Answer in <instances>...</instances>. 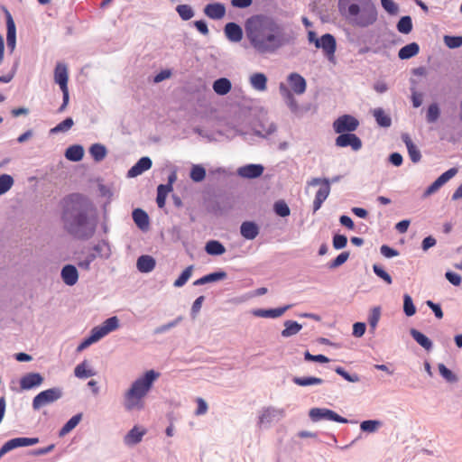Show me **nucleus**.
<instances>
[{
  "mask_svg": "<svg viewBox=\"0 0 462 462\" xmlns=\"http://www.w3.org/2000/svg\"><path fill=\"white\" fill-rule=\"evenodd\" d=\"M60 218L63 230L77 240L93 237L97 226V208L92 199L81 192H71L60 201Z\"/></svg>",
  "mask_w": 462,
  "mask_h": 462,
  "instance_id": "obj_1",
  "label": "nucleus"
},
{
  "mask_svg": "<svg viewBox=\"0 0 462 462\" xmlns=\"http://www.w3.org/2000/svg\"><path fill=\"white\" fill-rule=\"evenodd\" d=\"M246 37L259 54H273L295 40L293 32H286L273 16L258 14L245 22Z\"/></svg>",
  "mask_w": 462,
  "mask_h": 462,
  "instance_id": "obj_2",
  "label": "nucleus"
},
{
  "mask_svg": "<svg viewBox=\"0 0 462 462\" xmlns=\"http://www.w3.org/2000/svg\"><path fill=\"white\" fill-rule=\"evenodd\" d=\"M339 14L356 28H368L378 20V9L372 0H338Z\"/></svg>",
  "mask_w": 462,
  "mask_h": 462,
  "instance_id": "obj_3",
  "label": "nucleus"
},
{
  "mask_svg": "<svg viewBox=\"0 0 462 462\" xmlns=\"http://www.w3.org/2000/svg\"><path fill=\"white\" fill-rule=\"evenodd\" d=\"M160 374L154 370L146 371L134 381L124 394V408L126 411H142L144 408L143 398L152 389Z\"/></svg>",
  "mask_w": 462,
  "mask_h": 462,
  "instance_id": "obj_4",
  "label": "nucleus"
},
{
  "mask_svg": "<svg viewBox=\"0 0 462 462\" xmlns=\"http://www.w3.org/2000/svg\"><path fill=\"white\" fill-rule=\"evenodd\" d=\"M63 395V391L60 387H52L40 392L34 396L32 400V409L34 411L40 410L42 406L52 403L60 399Z\"/></svg>",
  "mask_w": 462,
  "mask_h": 462,
  "instance_id": "obj_5",
  "label": "nucleus"
},
{
  "mask_svg": "<svg viewBox=\"0 0 462 462\" xmlns=\"http://www.w3.org/2000/svg\"><path fill=\"white\" fill-rule=\"evenodd\" d=\"M309 417L313 422H317L322 420L344 424L353 422L352 420H349L346 418L342 417L336 411L328 408H312L309 411Z\"/></svg>",
  "mask_w": 462,
  "mask_h": 462,
  "instance_id": "obj_6",
  "label": "nucleus"
},
{
  "mask_svg": "<svg viewBox=\"0 0 462 462\" xmlns=\"http://www.w3.org/2000/svg\"><path fill=\"white\" fill-rule=\"evenodd\" d=\"M119 319L116 316L110 317L101 325L94 327L90 330L89 337L96 343L110 332L116 330L119 328Z\"/></svg>",
  "mask_w": 462,
  "mask_h": 462,
  "instance_id": "obj_7",
  "label": "nucleus"
},
{
  "mask_svg": "<svg viewBox=\"0 0 462 462\" xmlns=\"http://www.w3.org/2000/svg\"><path fill=\"white\" fill-rule=\"evenodd\" d=\"M359 126V121L351 115L338 116L333 123V129L337 134L351 133Z\"/></svg>",
  "mask_w": 462,
  "mask_h": 462,
  "instance_id": "obj_8",
  "label": "nucleus"
},
{
  "mask_svg": "<svg viewBox=\"0 0 462 462\" xmlns=\"http://www.w3.org/2000/svg\"><path fill=\"white\" fill-rule=\"evenodd\" d=\"M316 48L321 49L324 55L329 61H334L335 52L337 51V41L331 33H325L319 38L316 42Z\"/></svg>",
  "mask_w": 462,
  "mask_h": 462,
  "instance_id": "obj_9",
  "label": "nucleus"
},
{
  "mask_svg": "<svg viewBox=\"0 0 462 462\" xmlns=\"http://www.w3.org/2000/svg\"><path fill=\"white\" fill-rule=\"evenodd\" d=\"M232 202L228 198H220L209 199L206 204V209L208 213L220 217L232 209Z\"/></svg>",
  "mask_w": 462,
  "mask_h": 462,
  "instance_id": "obj_10",
  "label": "nucleus"
},
{
  "mask_svg": "<svg viewBox=\"0 0 462 462\" xmlns=\"http://www.w3.org/2000/svg\"><path fill=\"white\" fill-rule=\"evenodd\" d=\"M335 144L342 148L349 146L355 152L362 148L361 139L356 134H353V132L339 134L335 140Z\"/></svg>",
  "mask_w": 462,
  "mask_h": 462,
  "instance_id": "obj_11",
  "label": "nucleus"
},
{
  "mask_svg": "<svg viewBox=\"0 0 462 462\" xmlns=\"http://www.w3.org/2000/svg\"><path fill=\"white\" fill-rule=\"evenodd\" d=\"M457 173V169L453 167L439 175L423 192V198L429 197L438 191L444 184Z\"/></svg>",
  "mask_w": 462,
  "mask_h": 462,
  "instance_id": "obj_12",
  "label": "nucleus"
},
{
  "mask_svg": "<svg viewBox=\"0 0 462 462\" xmlns=\"http://www.w3.org/2000/svg\"><path fill=\"white\" fill-rule=\"evenodd\" d=\"M6 22V44L7 49L13 52L16 46V27L10 12L5 8Z\"/></svg>",
  "mask_w": 462,
  "mask_h": 462,
  "instance_id": "obj_13",
  "label": "nucleus"
},
{
  "mask_svg": "<svg viewBox=\"0 0 462 462\" xmlns=\"http://www.w3.org/2000/svg\"><path fill=\"white\" fill-rule=\"evenodd\" d=\"M253 131L255 135L263 139H268L270 135L277 131V125L273 122L261 119L255 123Z\"/></svg>",
  "mask_w": 462,
  "mask_h": 462,
  "instance_id": "obj_14",
  "label": "nucleus"
},
{
  "mask_svg": "<svg viewBox=\"0 0 462 462\" xmlns=\"http://www.w3.org/2000/svg\"><path fill=\"white\" fill-rule=\"evenodd\" d=\"M44 381L43 376L40 373H29L20 379V387L23 390H32L40 386Z\"/></svg>",
  "mask_w": 462,
  "mask_h": 462,
  "instance_id": "obj_15",
  "label": "nucleus"
},
{
  "mask_svg": "<svg viewBox=\"0 0 462 462\" xmlns=\"http://www.w3.org/2000/svg\"><path fill=\"white\" fill-rule=\"evenodd\" d=\"M68 80L69 74L67 66L64 63L58 62L54 69V81L60 86L62 92L69 91Z\"/></svg>",
  "mask_w": 462,
  "mask_h": 462,
  "instance_id": "obj_16",
  "label": "nucleus"
},
{
  "mask_svg": "<svg viewBox=\"0 0 462 462\" xmlns=\"http://www.w3.org/2000/svg\"><path fill=\"white\" fill-rule=\"evenodd\" d=\"M152 162L150 157L140 158L127 171L128 178H135L151 169Z\"/></svg>",
  "mask_w": 462,
  "mask_h": 462,
  "instance_id": "obj_17",
  "label": "nucleus"
},
{
  "mask_svg": "<svg viewBox=\"0 0 462 462\" xmlns=\"http://www.w3.org/2000/svg\"><path fill=\"white\" fill-rule=\"evenodd\" d=\"M60 278L68 286L75 285L79 281V272L75 265L65 264L60 271Z\"/></svg>",
  "mask_w": 462,
  "mask_h": 462,
  "instance_id": "obj_18",
  "label": "nucleus"
},
{
  "mask_svg": "<svg viewBox=\"0 0 462 462\" xmlns=\"http://www.w3.org/2000/svg\"><path fill=\"white\" fill-rule=\"evenodd\" d=\"M263 171L264 167L262 164L251 163L238 168L237 173L245 179H256L263 173Z\"/></svg>",
  "mask_w": 462,
  "mask_h": 462,
  "instance_id": "obj_19",
  "label": "nucleus"
},
{
  "mask_svg": "<svg viewBox=\"0 0 462 462\" xmlns=\"http://www.w3.org/2000/svg\"><path fill=\"white\" fill-rule=\"evenodd\" d=\"M287 81L295 94L301 95L305 93L307 89V82L300 74L297 72L291 73L287 78Z\"/></svg>",
  "mask_w": 462,
  "mask_h": 462,
  "instance_id": "obj_20",
  "label": "nucleus"
},
{
  "mask_svg": "<svg viewBox=\"0 0 462 462\" xmlns=\"http://www.w3.org/2000/svg\"><path fill=\"white\" fill-rule=\"evenodd\" d=\"M290 308L291 305H286L275 309H255L252 310V314L259 318L276 319L283 315V313Z\"/></svg>",
  "mask_w": 462,
  "mask_h": 462,
  "instance_id": "obj_21",
  "label": "nucleus"
},
{
  "mask_svg": "<svg viewBox=\"0 0 462 462\" xmlns=\"http://www.w3.org/2000/svg\"><path fill=\"white\" fill-rule=\"evenodd\" d=\"M204 14L212 20H220L226 14V6L219 2L210 3L204 7Z\"/></svg>",
  "mask_w": 462,
  "mask_h": 462,
  "instance_id": "obj_22",
  "label": "nucleus"
},
{
  "mask_svg": "<svg viewBox=\"0 0 462 462\" xmlns=\"http://www.w3.org/2000/svg\"><path fill=\"white\" fill-rule=\"evenodd\" d=\"M279 92L290 108L291 112L296 114L299 111V105L291 90H290V88L282 82L279 85Z\"/></svg>",
  "mask_w": 462,
  "mask_h": 462,
  "instance_id": "obj_23",
  "label": "nucleus"
},
{
  "mask_svg": "<svg viewBox=\"0 0 462 462\" xmlns=\"http://www.w3.org/2000/svg\"><path fill=\"white\" fill-rule=\"evenodd\" d=\"M224 32L228 41L232 42H238L243 38L242 27L234 22L227 23L224 27Z\"/></svg>",
  "mask_w": 462,
  "mask_h": 462,
  "instance_id": "obj_24",
  "label": "nucleus"
},
{
  "mask_svg": "<svg viewBox=\"0 0 462 462\" xmlns=\"http://www.w3.org/2000/svg\"><path fill=\"white\" fill-rule=\"evenodd\" d=\"M132 217L136 226L142 231H147L150 226V217L147 212L140 208H134Z\"/></svg>",
  "mask_w": 462,
  "mask_h": 462,
  "instance_id": "obj_25",
  "label": "nucleus"
},
{
  "mask_svg": "<svg viewBox=\"0 0 462 462\" xmlns=\"http://www.w3.org/2000/svg\"><path fill=\"white\" fill-rule=\"evenodd\" d=\"M259 230L254 221H244L240 226V234L246 240H254L259 235Z\"/></svg>",
  "mask_w": 462,
  "mask_h": 462,
  "instance_id": "obj_26",
  "label": "nucleus"
},
{
  "mask_svg": "<svg viewBox=\"0 0 462 462\" xmlns=\"http://www.w3.org/2000/svg\"><path fill=\"white\" fill-rule=\"evenodd\" d=\"M402 140L406 145L411 161L413 163H418L421 160V153L417 145L412 142L408 134H402Z\"/></svg>",
  "mask_w": 462,
  "mask_h": 462,
  "instance_id": "obj_27",
  "label": "nucleus"
},
{
  "mask_svg": "<svg viewBox=\"0 0 462 462\" xmlns=\"http://www.w3.org/2000/svg\"><path fill=\"white\" fill-rule=\"evenodd\" d=\"M145 434L146 430H140L138 426H134L125 436L124 442L127 446L136 445L142 441Z\"/></svg>",
  "mask_w": 462,
  "mask_h": 462,
  "instance_id": "obj_28",
  "label": "nucleus"
},
{
  "mask_svg": "<svg viewBox=\"0 0 462 462\" xmlns=\"http://www.w3.org/2000/svg\"><path fill=\"white\" fill-rule=\"evenodd\" d=\"M227 273L223 270H218L210 273H208L193 282L194 286H201L210 282H216L226 279Z\"/></svg>",
  "mask_w": 462,
  "mask_h": 462,
  "instance_id": "obj_29",
  "label": "nucleus"
},
{
  "mask_svg": "<svg viewBox=\"0 0 462 462\" xmlns=\"http://www.w3.org/2000/svg\"><path fill=\"white\" fill-rule=\"evenodd\" d=\"M330 192L329 181H325V185H322L316 192L315 199L313 201V212H317L322 206L323 202L327 199Z\"/></svg>",
  "mask_w": 462,
  "mask_h": 462,
  "instance_id": "obj_30",
  "label": "nucleus"
},
{
  "mask_svg": "<svg viewBox=\"0 0 462 462\" xmlns=\"http://www.w3.org/2000/svg\"><path fill=\"white\" fill-rule=\"evenodd\" d=\"M156 265L155 259L148 254H143L138 257L136 262L137 270L143 273H148L152 272Z\"/></svg>",
  "mask_w": 462,
  "mask_h": 462,
  "instance_id": "obj_31",
  "label": "nucleus"
},
{
  "mask_svg": "<svg viewBox=\"0 0 462 462\" xmlns=\"http://www.w3.org/2000/svg\"><path fill=\"white\" fill-rule=\"evenodd\" d=\"M410 334L418 345L423 347L426 351H431L433 348L432 341L421 331L416 328H411Z\"/></svg>",
  "mask_w": 462,
  "mask_h": 462,
  "instance_id": "obj_32",
  "label": "nucleus"
},
{
  "mask_svg": "<svg viewBox=\"0 0 462 462\" xmlns=\"http://www.w3.org/2000/svg\"><path fill=\"white\" fill-rule=\"evenodd\" d=\"M65 157L72 162H80L84 157V148L80 144L69 146L65 151Z\"/></svg>",
  "mask_w": 462,
  "mask_h": 462,
  "instance_id": "obj_33",
  "label": "nucleus"
},
{
  "mask_svg": "<svg viewBox=\"0 0 462 462\" xmlns=\"http://www.w3.org/2000/svg\"><path fill=\"white\" fill-rule=\"evenodd\" d=\"M419 52L420 46L417 42H413L402 47L398 51V57L400 60H409L416 56Z\"/></svg>",
  "mask_w": 462,
  "mask_h": 462,
  "instance_id": "obj_34",
  "label": "nucleus"
},
{
  "mask_svg": "<svg viewBox=\"0 0 462 462\" xmlns=\"http://www.w3.org/2000/svg\"><path fill=\"white\" fill-rule=\"evenodd\" d=\"M291 381L296 385L302 387L320 385L325 382L322 378L316 376H293Z\"/></svg>",
  "mask_w": 462,
  "mask_h": 462,
  "instance_id": "obj_35",
  "label": "nucleus"
},
{
  "mask_svg": "<svg viewBox=\"0 0 462 462\" xmlns=\"http://www.w3.org/2000/svg\"><path fill=\"white\" fill-rule=\"evenodd\" d=\"M213 90L219 96H225L230 92L232 83L227 78H219L213 82Z\"/></svg>",
  "mask_w": 462,
  "mask_h": 462,
  "instance_id": "obj_36",
  "label": "nucleus"
},
{
  "mask_svg": "<svg viewBox=\"0 0 462 462\" xmlns=\"http://www.w3.org/2000/svg\"><path fill=\"white\" fill-rule=\"evenodd\" d=\"M205 251L209 255L218 256L226 252V247L217 240H209L206 243Z\"/></svg>",
  "mask_w": 462,
  "mask_h": 462,
  "instance_id": "obj_37",
  "label": "nucleus"
},
{
  "mask_svg": "<svg viewBox=\"0 0 462 462\" xmlns=\"http://www.w3.org/2000/svg\"><path fill=\"white\" fill-rule=\"evenodd\" d=\"M284 328L281 332V336L282 337H290L298 334L301 328L302 325L295 320H286L284 322Z\"/></svg>",
  "mask_w": 462,
  "mask_h": 462,
  "instance_id": "obj_38",
  "label": "nucleus"
},
{
  "mask_svg": "<svg viewBox=\"0 0 462 462\" xmlns=\"http://www.w3.org/2000/svg\"><path fill=\"white\" fill-rule=\"evenodd\" d=\"M88 152L92 159L97 162L103 161L107 154L106 147L104 144L98 143H93L89 147Z\"/></svg>",
  "mask_w": 462,
  "mask_h": 462,
  "instance_id": "obj_39",
  "label": "nucleus"
},
{
  "mask_svg": "<svg viewBox=\"0 0 462 462\" xmlns=\"http://www.w3.org/2000/svg\"><path fill=\"white\" fill-rule=\"evenodd\" d=\"M267 77L261 72L254 73L250 77V83L252 87L258 91H264L267 88Z\"/></svg>",
  "mask_w": 462,
  "mask_h": 462,
  "instance_id": "obj_40",
  "label": "nucleus"
},
{
  "mask_svg": "<svg viewBox=\"0 0 462 462\" xmlns=\"http://www.w3.org/2000/svg\"><path fill=\"white\" fill-rule=\"evenodd\" d=\"M373 116L380 127L388 128L392 125V118L389 115L385 114L384 110L381 107L375 108L373 111Z\"/></svg>",
  "mask_w": 462,
  "mask_h": 462,
  "instance_id": "obj_41",
  "label": "nucleus"
},
{
  "mask_svg": "<svg viewBox=\"0 0 462 462\" xmlns=\"http://www.w3.org/2000/svg\"><path fill=\"white\" fill-rule=\"evenodd\" d=\"M82 420V413L72 416L60 430L59 436L63 437L74 430Z\"/></svg>",
  "mask_w": 462,
  "mask_h": 462,
  "instance_id": "obj_42",
  "label": "nucleus"
},
{
  "mask_svg": "<svg viewBox=\"0 0 462 462\" xmlns=\"http://www.w3.org/2000/svg\"><path fill=\"white\" fill-rule=\"evenodd\" d=\"M95 254L104 259H108L111 256V248L106 239H102L98 244L93 246Z\"/></svg>",
  "mask_w": 462,
  "mask_h": 462,
  "instance_id": "obj_43",
  "label": "nucleus"
},
{
  "mask_svg": "<svg viewBox=\"0 0 462 462\" xmlns=\"http://www.w3.org/2000/svg\"><path fill=\"white\" fill-rule=\"evenodd\" d=\"M396 28L399 32L409 34L413 28L411 17L410 15L402 16L396 24Z\"/></svg>",
  "mask_w": 462,
  "mask_h": 462,
  "instance_id": "obj_44",
  "label": "nucleus"
},
{
  "mask_svg": "<svg viewBox=\"0 0 462 462\" xmlns=\"http://www.w3.org/2000/svg\"><path fill=\"white\" fill-rule=\"evenodd\" d=\"M207 175L206 169L201 164L192 165L189 171V178L194 182H201L205 180Z\"/></svg>",
  "mask_w": 462,
  "mask_h": 462,
  "instance_id": "obj_45",
  "label": "nucleus"
},
{
  "mask_svg": "<svg viewBox=\"0 0 462 462\" xmlns=\"http://www.w3.org/2000/svg\"><path fill=\"white\" fill-rule=\"evenodd\" d=\"M88 362L84 360L80 364H79L74 369V374L76 377L79 379H85L96 374V372L93 369H87Z\"/></svg>",
  "mask_w": 462,
  "mask_h": 462,
  "instance_id": "obj_46",
  "label": "nucleus"
},
{
  "mask_svg": "<svg viewBox=\"0 0 462 462\" xmlns=\"http://www.w3.org/2000/svg\"><path fill=\"white\" fill-rule=\"evenodd\" d=\"M438 369L439 374L446 382L449 383H455L458 382L457 375L454 372H452L448 367H447L444 364H439Z\"/></svg>",
  "mask_w": 462,
  "mask_h": 462,
  "instance_id": "obj_47",
  "label": "nucleus"
},
{
  "mask_svg": "<svg viewBox=\"0 0 462 462\" xmlns=\"http://www.w3.org/2000/svg\"><path fill=\"white\" fill-rule=\"evenodd\" d=\"M382 425H383V422L381 420H363L360 423V430L363 432L374 433Z\"/></svg>",
  "mask_w": 462,
  "mask_h": 462,
  "instance_id": "obj_48",
  "label": "nucleus"
},
{
  "mask_svg": "<svg viewBox=\"0 0 462 462\" xmlns=\"http://www.w3.org/2000/svg\"><path fill=\"white\" fill-rule=\"evenodd\" d=\"M193 268H194L193 265H189V266L186 267L181 272V273L179 275V277L174 281L173 286L176 288H180V287L184 286L187 283V282L189 280V278L191 277Z\"/></svg>",
  "mask_w": 462,
  "mask_h": 462,
  "instance_id": "obj_49",
  "label": "nucleus"
},
{
  "mask_svg": "<svg viewBox=\"0 0 462 462\" xmlns=\"http://www.w3.org/2000/svg\"><path fill=\"white\" fill-rule=\"evenodd\" d=\"M346 37H347V41L351 43H354V44H365L367 42H371V39L373 37V35L366 32L365 33H363L362 35H356L355 33H350V32H347L346 33Z\"/></svg>",
  "mask_w": 462,
  "mask_h": 462,
  "instance_id": "obj_50",
  "label": "nucleus"
},
{
  "mask_svg": "<svg viewBox=\"0 0 462 462\" xmlns=\"http://www.w3.org/2000/svg\"><path fill=\"white\" fill-rule=\"evenodd\" d=\"M74 125V121L72 117H67L60 123H59L56 126L50 130V134H56L59 133L68 132Z\"/></svg>",
  "mask_w": 462,
  "mask_h": 462,
  "instance_id": "obj_51",
  "label": "nucleus"
},
{
  "mask_svg": "<svg viewBox=\"0 0 462 462\" xmlns=\"http://www.w3.org/2000/svg\"><path fill=\"white\" fill-rule=\"evenodd\" d=\"M176 12L183 21L190 20L195 14L193 8L185 4L177 5Z\"/></svg>",
  "mask_w": 462,
  "mask_h": 462,
  "instance_id": "obj_52",
  "label": "nucleus"
},
{
  "mask_svg": "<svg viewBox=\"0 0 462 462\" xmlns=\"http://www.w3.org/2000/svg\"><path fill=\"white\" fill-rule=\"evenodd\" d=\"M380 316H381V307H379V306L374 307L371 310V313L369 314V317H368V323L370 326L371 333H374L375 328L378 324V321L380 319Z\"/></svg>",
  "mask_w": 462,
  "mask_h": 462,
  "instance_id": "obj_53",
  "label": "nucleus"
},
{
  "mask_svg": "<svg viewBox=\"0 0 462 462\" xmlns=\"http://www.w3.org/2000/svg\"><path fill=\"white\" fill-rule=\"evenodd\" d=\"M273 211L277 216L281 217H289L291 214V209L284 200L276 201L273 204Z\"/></svg>",
  "mask_w": 462,
  "mask_h": 462,
  "instance_id": "obj_54",
  "label": "nucleus"
},
{
  "mask_svg": "<svg viewBox=\"0 0 462 462\" xmlns=\"http://www.w3.org/2000/svg\"><path fill=\"white\" fill-rule=\"evenodd\" d=\"M14 178L9 174L0 175V196L5 194L14 185Z\"/></svg>",
  "mask_w": 462,
  "mask_h": 462,
  "instance_id": "obj_55",
  "label": "nucleus"
},
{
  "mask_svg": "<svg viewBox=\"0 0 462 462\" xmlns=\"http://www.w3.org/2000/svg\"><path fill=\"white\" fill-rule=\"evenodd\" d=\"M440 116V109L437 103H432L428 106L426 120L428 123L436 122Z\"/></svg>",
  "mask_w": 462,
  "mask_h": 462,
  "instance_id": "obj_56",
  "label": "nucleus"
},
{
  "mask_svg": "<svg viewBox=\"0 0 462 462\" xmlns=\"http://www.w3.org/2000/svg\"><path fill=\"white\" fill-rule=\"evenodd\" d=\"M403 312L407 317H411L416 313L412 298L408 293L403 295Z\"/></svg>",
  "mask_w": 462,
  "mask_h": 462,
  "instance_id": "obj_57",
  "label": "nucleus"
},
{
  "mask_svg": "<svg viewBox=\"0 0 462 462\" xmlns=\"http://www.w3.org/2000/svg\"><path fill=\"white\" fill-rule=\"evenodd\" d=\"M334 371L349 383H357L360 381V377L356 373L350 374L342 366L335 367Z\"/></svg>",
  "mask_w": 462,
  "mask_h": 462,
  "instance_id": "obj_58",
  "label": "nucleus"
},
{
  "mask_svg": "<svg viewBox=\"0 0 462 462\" xmlns=\"http://www.w3.org/2000/svg\"><path fill=\"white\" fill-rule=\"evenodd\" d=\"M349 255L350 253L348 251H344L340 253L335 259L328 263V267L329 269H336L343 265L348 260Z\"/></svg>",
  "mask_w": 462,
  "mask_h": 462,
  "instance_id": "obj_59",
  "label": "nucleus"
},
{
  "mask_svg": "<svg viewBox=\"0 0 462 462\" xmlns=\"http://www.w3.org/2000/svg\"><path fill=\"white\" fill-rule=\"evenodd\" d=\"M373 271L377 277L382 279L388 285L393 283L392 276L380 264L374 263L373 265Z\"/></svg>",
  "mask_w": 462,
  "mask_h": 462,
  "instance_id": "obj_60",
  "label": "nucleus"
},
{
  "mask_svg": "<svg viewBox=\"0 0 462 462\" xmlns=\"http://www.w3.org/2000/svg\"><path fill=\"white\" fill-rule=\"evenodd\" d=\"M171 192V190H168L167 188L159 185L157 187V196H156V203L158 208H162L166 204V199L168 194Z\"/></svg>",
  "mask_w": 462,
  "mask_h": 462,
  "instance_id": "obj_61",
  "label": "nucleus"
},
{
  "mask_svg": "<svg viewBox=\"0 0 462 462\" xmlns=\"http://www.w3.org/2000/svg\"><path fill=\"white\" fill-rule=\"evenodd\" d=\"M15 448L30 447L39 443V438L18 437L14 439Z\"/></svg>",
  "mask_w": 462,
  "mask_h": 462,
  "instance_id": "obj_62",
  "label": "nucleus"
},
{
  "mask_svg": "<svg viewBox=\"0 0 462 462\" xmlns=\"http://www.w3.org/2000/svg\"><path fill=\"white\" fill-rule=\"evenodd\" d=\"M444 42L449 49H457L462 46V36L445 35Z\"/></svg>",
  "mask_w": 462,
  "mask_h": 462,
  "instance_id": "obj_63",
  "label": "nucleus"
},
{
  "mask_svg": "<svg viewBox=\"0 0 462 462\" xmlns=\"http://www.w3.org/2000/svg\"><path fill=\"white\" fill-rule=\"evenodd\" d=\"M347 237L345 235L335 234L332 238V245L336 250L343 249L346 246Z\"/></svg>",
  "mask_w": 462,
  "mask_h": 462,
  "instance_id": "obj_64",
  "label": "nucleus"
}]
</instances>
